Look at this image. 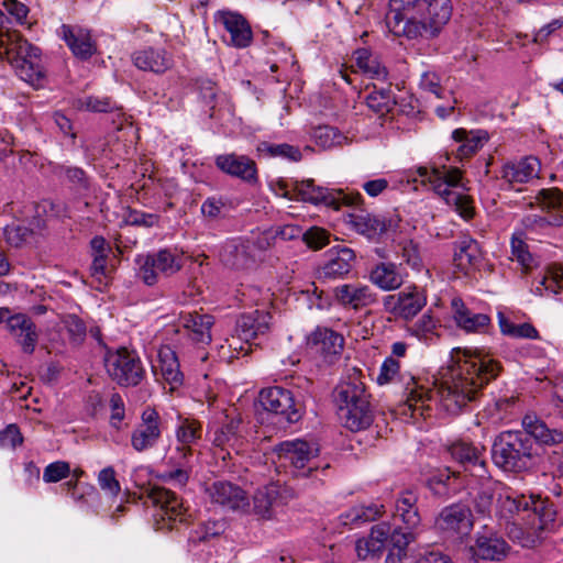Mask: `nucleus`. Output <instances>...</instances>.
<instances>
[{
	"mask_svg": "<svg viewBox=\"0 0 563 563\" xmlns=\"http://www.w3.org/2000/svg\"><path fill=\"white\" fill-rule=\"evenodd\" d=\"M448 451L451 457L471 476L481 479L489 477L485 446L478 448L466 441H456L448 448Z\"/></svg>",
	"mask_w": 563,
	"mask_h": 563,
	"instance_id": "4468645a",
	"label": "nucleus"
},
{
	"mask_svg": "<svg viewBox=\"0 0 563 563\" xmlns=\"http://www.w3.org/2000/svg\"><path fill=\"white\" fill-rule=\"evenodd\" d=\"M418 497L412 490H404L396 500L395 517L400 518L407 529L415 530L420 526L421 517L417 508Z\"/></svg>",
	"mask_w": 563,
	"mask_h": 563,
	"instance_id": "58836bf2",
	"label": "nucleus"
},
{
	"mask_svg": "<svg viewBox=\"0 0 563 563\" xmlns=\"http://www.w3.org/2000/svg\"><path fill=\"white\" fill-rule=\"evenodd\" d=\"M541 284L547 290H551L554 294L558 292V289H563V266H551L549 274L543 277Z\"/></svg>",
	"mask_w": 563,
	"mask_h": 563,
	"instance_id": "774afa93",
	"label": "nucleus"
},
{
	"mask_svg": "<svg viewBox=\"0 0 563 563\" xmlns=\"http://www.w3.org/2000/svg\"><path fill=\"white\" fill-rule=\"evenodd\" d=\"M0 42L11 65L22 59L34 58L41 55L40 49L29 43L18 32L1 34Z\"/></svg>",
	"mask_w": 563,
	"mask_h": 563,
	"instance_id": "473e14b6",
	"label": "nucleus"
},
{
	"mask_svg": "<svg viewBox=\"0 0 563 563\" xmlns=\"http://www.w3.org/2000/svg\"><path fill=\"white\" fill-rule=\"evenodd\" d=\"M147 500L156 508V529L164 528L170 529L172 521H184L186 508L184 507L183 499L179 498L174 492L165 487L155 486L148 490Z\"/></svg>",
	"mask_w": 563,
	"mask_h": 563,
	"instance_id": "9b49d317",
	"label": "nucleus"
},
{
	"mask_svg": "<svg viewBox=\"0 0 563 563\" xmlns=\"http://www.w3.org/2000/svg\"><path fill=\"white\" fill-rule=\"evenodd\" d=\"M399 362L389 356L383 362L376 380L379 385L391 383L399 376Z\"/></svg>",
	"mask_w": 563,
	"mask_h": 563,
	"instance_id": "338daca9",
	"label": "nucleus"
},
{
	"mask_svg": "<svg viewBox=\"0 0 563 563\" xmlns=\"http://www.w3.org/2000/svg\"><path fill=\"white\" fill-rule=\"evenodd\" d=\"M451 15L450 0H390L386 24L396 36L432 38Z\"/></svg>",
	"mask_w": 563,
	"mask_h": 563,
	"instance_id": "7ed1b4c3",
	"label": "nucleus"
},
{
	"mask_svg": "<svg viewBox=\"0 0 563 563\" xmlns=\"http://www.w3.org/2000/svg\"><path fill=\"white\" fill-rule=\"evenodd\" d=\"M418 174L422 183H429L433 191L463 219L470 220L475 216L473 198L466 194L468 181H464L460 168L445 165L422 166L418 168Z\"/></svg>",
	"mask_w": 563,
	"mask_h": 563,
	"instance_id": "39448f33",
	"label": "nucleus"
},
{
	"mask_svg": "<svg viewBox=\"0 0 563 563\" xmlns=\"http://www.w3.org/2000/svg\"><path fill=\"white\" fill-rule=\"evenodd\" d=\"M271 314L265 311L254 310L243 313L236 320L235 333L239 340L250 343L269 330Z\"/></svg>",
	"mask_w": 563,
	"mask_h": 563,
	"instance_id": "5701e85b",
	"label": "nucleus"
},
{
	"mask_svg": "<svg viewBox=\"0 0 563 563\" xmlns=\"http://www.w3.org/2000/svg\"><path fill=\"white\" fill-rule=\"evenodd\" d=\"M98 484L100 488L110 496H118L121 492V485L115 476V471L112 466L102 468L98 474Z\"/></svg>",
	"mask_w": 563,
	"mask_h": 563,
	"instance_id": "052dcab7",
	"label": "nucleus"
},
{
	"mask_svg": "<svg viewBox=\"0 0 563 563\" xmlns=\"http://www.w3.org/2000/svg\"><path fill=\"white\" fill-rule=\"evenodd\" d=\"M70 474V465L65 461H56L48 464L43 472V481L45 483H57L67 478Z\"/></svg>",
	"mask_w": 563,
	"mask_h": 563,
	"instance_id": "69168bd1",
	"label": "nucleus"
},
{
	"mask_svg": "<svg viewBox=\"0 0 563 563\" xmlns=\"http://www.w3.org/2000/svg\"><path fill=\"white\" fill-rule=\"evenodd\" d=\"M310 134L316 144L322 148L341 145L346 140L336 128L330 125L314 126Z\"/></svg>",
	"mask_w": 563,
	"mask_h": 563,
	"instance_id": "8fccbe9b",
	"label": "nucleus"
},
{
	"mask_svg": "<svg viewBox=\"0 0 563 563\" xmlns=\"http://www.w3.org/2000/svg\"><path fill=\"white\" fill-rule=\"evenodd\" d=\"M498 324L500 328V332L504 335L514 338V339H530L536 340L539 339V331L536 327L529 322H523L520 324H516L510 321L503 312H498Z\"/></svg>",
	"mask_w": 563,
	"mask_h": 563,
	"instance_id": "49530a36",
	"label": "nucleus"
},
{
	"mask_svg": "<svg viewBox=\"0 0 563 563\" xmlns=\"http://www.w3.org/2000/svg\"><path fill=\"white\" fill-rule=\"evenodd\" d=\"M347 223L360 234L369 239L376 238L396 228L393 219H385L363 211L350 213Z\"/></svg>",
	"mask_w": 563,
	"mask_h": 563,
	"instance_id": "a878e982",
	"label": "nucleus"
},
{
	"mask_svg": "<svg viewBox=\"0 0 563 563\" xmlns=\"http://www.w3.org/2000/svg\"><path fill=\"white\" fill-rule=\"evenodd\" d=\"M63 38L73 52V54L82 59H89L97 51V45L92 41L88 30L64 24L62 26Z\"/></svg>",
	"mask_w": 563,
	"mask_h": 563,
	"instance_id": "c85d7f7f",
	"label": "nucleus"
},
{
	"mask_svg": "<svg viewBox=\"0 0 563 563\" xmlns=\"http://www.w3.org/2000/svg\"><path fill=\"white\" fill-rule=\"evenodd\" d=\"M525 431H503L492 444V460L505 472L521 473L536 464L537 442L556 445L563 442V432L550 429L537 417L527 415L522 419Z\"/></svg>",
	"mask_w": 563,
	"mask_h": 563,
	"instance_id": "f03ea898",
	"label": "nucleus"
},
{
	"mask_svg": "<svg viewBox=\"0 0 563 563\" xmlns=\"http://www.w3.org/2000/svg\"><path fill=\"white\" fill-rule=\"evenodd\" d=\"M223 24L230 33L231 43L239 48H244L252 41V30L247 21L238 13L228 12L223 15Z\"/></svg>",
	"mask_w": 563,
	"mask_h": 563,
	"instance_id": "a19ab883",
	"label": "nucleus"
},
{
	"mask_svg": "<svg viewBox=\"0 0 563 563\" xmlns=\"http://www.w3.org/2000/svg\"><path fill=\"white\" fill-rule=\"evenodd\" d=\"M206 494L211 504L227 510L244 511L250 506L246 492L239 485L228 481H216L206 488Z\"/></svg>",
	"mask_w": 563,
	"mask_h": 563,
	"instance_id": "dca6fc26",
	"label": "nucleus"
},
{
	"mask_svg": "<svg viewBox=\"0 0 563 563\" xmlns=\"http://www.w3.org/2000/svg\"><path fill=\"white\" fill-rule=\"evenodd\" d=\"M515 402L516 397L514 396L500 397L488 404L478 417L481 419H486L493 424H499L511 413Z\"/></svg>",
	"mask_w": 563,
	"mask_h": 563,
	"instance_id": "a18cd8bd",
	"label": "nucleus"
},
{
	"mask_svg": "<svg viewBox=\"0 0 563 563\" xmlns=\"http://www.w3.org/2000/svg\"><path fill=\"white\" fill-rule=\"evenodd\" d=\"M64 323L71 343H82L87 334L86 323L76 314L67 316Z\"/></svg>",
	"mask_w": 563,
	"mask_h": 563,
	"instance_id": "e2e57ef3",
	"label": "nucleus"
},
{
	"mask_svg": "<svg viewBox=\"0 0 563 563\" xmlns=\"http://www.w3.org/2000/svg\"><path fill=\"white\" fill-rule=\"evenodd\" d=\"M278 497V488L271 484L258 488L253 497L254 512L262 518L272 517V508Z\"/></svg>",
	"mask_w": 563,
	"mask_h": 563,
	"instance_id": "de8ad7c7",
	"label": "nucleus"
},
{
	"mask_svg": "<svg viewBox=\"0 0 563 563\" xmlns=\"http://www.w3.org/2000/svg\"><path fill=\"white\" fill-rule=\"evenodd\" d=\"M528 517H533L531 527L536 531H552L556 527V510L548 499L533 496Z\"/></svg>",
	"mask_w": 563,
	"mask_h": 563,
	"instance_id": "f704fd0d",
	"label": "nucleus"
},
{
	"mask_svg": "<svg viewBox=\"0 0 563 563\" xmlns=\"http://www.w3.org/2000/svg\"><path fill=\"white\" fill-rule=\"evenodd\" d=\"M481 256L479 244L472 236L464 235L454 243V263L461 271L476 265Z\"/></svg>",
	"mask_w": 563,
	"mask_h": 563,
	"instance_id": "4c0bfd02",
	"label": "nucleus"
},
{
	"mask_svg": "<svg viewBox=\"0 0 563 563\" xmlns=\"http://www.w3.org/2000/svg\"><path fill=\"white\" fill-rule=\"evenodd\" d=\"M302 240L308 247L321 250L330 243V233L320 227H312L302 234Z\"/></svg>",
	"mask_w": 563,
	"mask_h": 563,
	"instance_id": "680f3d73",
	"label": "nucleus"
},
{
	"mask_svg": "<svg viewBox=\"0 0 563 563\" xmlns=\"http://www.w3.org/2000/svg\"><path fill=\"white\" fill-rule=\"evenodd\" d=\"M283 195L289 199H297L312 205L322 203L327 207L339 209L342 205L356 206L362 201V196L356 194H345L343 190H330L325 187L317 186L313 179L295 181L292 189L288 190L285 184H280Z\"/></svg>",
	"mask_w": 563,
	"mask_h": 563,
	"instance_id": "0eeeda50",
	"label": "nucleus"
},
{
	"mask_svg": "<svg viewBox=\"0 0 563 563\" xmlns=\"http://www.w3.org/2000/svg\"><path fill=\"white\" fill-rule=\"evenodd\" d=\"M531 496L518 494L516 492H504L497 498V512L500 517L508 519L520 512H530Z\"/></svg>",
	"mask_w": 563,
	"mask_h": 563,
	"instance_id": "ea45409f",
	"label": "nucleus"
},
{
	"mask_svg": "<svg viewBox=\"0 0 563 563\" xmlns=\"http://www.w3.org/2000/svg\"><path fill=\"white\" fill-rule=\"evenodd\" d=\"M202 434V427L199 421L191 418H180L176 428V439L179 446L191 449Z\"/></svg>",
	"mask_w": 563,
	"mask_h": 563,
	"instance_id": "09e8293b",
	"label": "nucleus"
},
{
	"mask_svg": "<svg viewBox=\"0 0 563 563\" xmlns=\"http://www.w3.org/2000/svg\"><path fill=\"white\" fill-rule=\"evenodd\" d=\"M263 408L279 417V422L292 424L302 417V407L295 400L292 393L279 386L264 388L260 393Z\"/></svg>",
	"mask_w": 563,
	"mask_h": 563,
	"instance_id": "9d476101",
	"label": "nucleus"
},
{
	"mask_svg": "<svg viewBox=\"0 0 563 563\" xmlns=\"http://www.w3.org/2000/svg\"><path fill=\"white\" fill-rule=\"evenodd\" d=\"M333 399L340 419L346 429L357 432L368 428L374 419L369 395L361 379V373L353 369L333 390Z\"/></svg>",
	"mask_w": 563,
	"mask_h": 563,
	"instance_id": "20e7f679",
	"label": "nucleus"
},
{
	"mask_svg": "<svg viewBox=\"0 0 563 563\" xmlns=\"http://www.w3.org/2000/svg\"><path fill=\"white\" fill-rule=\"evenodd\" d=\"M355 252L346 246H335L325 253L323 264L318 268V278L333 280L344 278L355 264Z\"/></svg>",
	"mask_w": 563,
	"mask_h": 563,
	"instance_id": "a211bd4d",
	"label": "nucleus"
},
{
	"mask_svg": "<svg viewBox=\"0 0 563 563\" xmlns=\"http://www.w3.org/2000/svg\"><path fill=\"white\" fill-rule=\"evenodd\" d=\"M335 300L345 308L361 309L373 305L376 295L369 286L361 284H344L334 288Z\"/></svg>",
	"mask_w": 563,
	"mask_h": 563,
	"instance_id": "b1692460",
	"label": "nucleus"
},
{
	"mask_svg": "<svg viewBox=\"0 0 563 563\" xmlns=\"http://www.w3.org/2000/svg\"><path fill=\"white\" fill-rule=\"evenodd\" d=\"M507 542L496 534L478 536L475 542L474 552L483 560L500 561L509 552Z\"/></svg>",
	"mask_w": 563,
	"mask_h": 563,
	"instance_id": "c9c22d12",
	"label": "nucleus"
},
{
	"mask_svg": "<svg viewBox=\"0 0 563 563\" xmlns=\"http://www.w3.org/2000/svg\"><path fill=\"white\" fill-rule=\"evenodd\" d=\"M257 150L271 157H282L291 162H299L302 158L299 147L287 143L274 144L262 142Z\"/></svg>",
	"mask_w": 563,
	"mask_h": 563,
	"instance_id": "603ef678",
	"label": "nucleus"
},
{
	"mask_svg": "<svg viewBox=\"0 0 563 563\" xmlns=\"http://www.w3.org/2000/svg\"><path fill=\"white\" fill-rule=\"evenodd\" d=\"M12 66L16 69L20 77L29 82H34L43 76L40 55L34 58L22 59L19 63H14Z\"/></svg>",
	"mask_w": 563,
	"mask_h": 563,
	"instance_id": "13d9d810",
	"label": "nucleus"
},
{
	"mask_svg": "<svg viewBox=\"0 0 563 563\" xmlns=\"http://www.w3.org/2000/svg\"><path fill=\"white\" fill-rule=\"evenodd\" d=\"M511 260L517 261L523 271H529L534 266V258L529 252L528 245L521 234H514L511 239Z\"/></svg>",
	"mask_w": 563,
	"mask_h": 563,
	"instance_id": "4d7b16f0",
	"label": "nucleus"
},
{
	"mask_svg": "<svg viewBox=\"0 0 563 563\" xmlns=\"http://www.w3.org/2000/svg\"><path fill=\"white\" fill-rule=\"evenodd\" d=\"M104 366L109 376L120 386H137L145 376L140 357L125 347L108 351Z\"/></svg>",
	"mask_w": 563,
	"mask_h": 563,
	"instance_id": "6e6552de",
	"label": "nucleus"
},
{
	"mask_svg": "<svg viewBox=\"0 0 563 563\" xmlns=\"http://www.w3.org/2000/svg\"><path fill=\"white\" fill-rule=\"evenodd\" d=\"M367 106L377 114L384 115L388 113L396 104L395 98L390 89H374L366 97Z\"/></svg>",
	"mask_w": 563,
	"mask_h": 563,
	"instance_id": "864d4df0",
	"label": "nucleus"
},
{
	"mask_svg": "<svg viewBox=\"0 0 563 563\" xmlns=\"http://www.w3.org/2000/svg\"><path fill=\"white\" fill-rule=\"evenodd\" d=\"M438 320H435L430 312H426L421 318L408 328L411 335L419 340L429 341L438 334Z\"/></svg>",
	"mask_w": 563,
	"mask_h": 563,
	"instance_id": "5fc2aeb1",
	"label": "nucleus"
},
{
	"mask_svg": "<svg viewBox=\"0 0 563 563\" xmlns=\"http://www.w3.org/2000/svg\"><path fill=\"white\" fill-rule=\"evenodd\" d=\"M452 139L456 144L452 154L462 162L475 155L485 145L488 141V133L484 130L456 129L452 132Z\"/></svg>",
	"mask_w": 563,
	"mask_h": 563,
	"instance_id": "bb28decb",
	"label": "nucleus"
},
{
	"mask_svg": "<svg viewBox=\"0 0 563 563\" xmlns=\"http://www.w3.org/2000/svg\"><path fill=\"white\" fill-rule=\"evenodd\" d=\"M434 526L448 538L462 539L468 536L473 529V515L467 505L452 504L440 511Z\"/></svg>",
	"mask_w": 563,
	"mask_h": 563,
	"instance_id": "f8f14e48",
	"label": "nucleus"
},
{
	"mask_svg": "<svg viewBox=\"0 0 563 563\" xmlns=\"http://www.w3.org/2000/svg\"><path fill=\"white\" fill-rule=\"evenodd\" d=\"M354 59L358 69L369 78L386 80L388 71L367 48L354 52Z\"/></svg>",
	"mask_w": 563,
	"mask_h": 563,
	"instance_id": "37998d69",
	"label": "nucleus"
},
{
	"mask_svg": "<svg viewBox=\"0 0 563 563\" xmlns=\"http://www.w3.org/2000/svg\"><path fill=\"white\" fill-rule=\"evenodd\" d=\"M222 261L234 268H242L247 265L249 258L245 246L242 244H228L222 254Z\"/></svg>",
	"mask_w": 563,
	"mask_h": 563,
	"instance_id": "bf43d9fd",
	"label": "nucleus"
},
{
	"mask_svg": "<svg viewBox=\"0 0 563 563\" xmlns=\"http://www.w3.org/2000/svg\"><path fill=\"white\" fill-rule=\"evenodd\" d=\"M163 428L159 413L146 407L141 415V421L131 433V446L142 453L154 449L162 438Z\"/></svg>",
	"mask_w": 563,
	"mask_h": 563,
	"instance_id": "2eb2a0df",
	"label": "nucleus"
},
{
	"mask_svg": "<svg viewBox=\"0 0 563 563\" xmlns=\"http://www.w3.org/2000/svg\"><path fill=\"white\" fill-rule=\"evenodd\" d=\"M214 164L219 170L249 185L258 183V170L254 159L246 155L228 153L216 156Z\"/></svg>",
	"mask_w": 563,
	"mask_h": 563,
	"instance_id": "6ab92c4d",
	"label": "nucleus"
},
{
	"mask_svg": "<svg viewBox=\"0 0 563 563\" xmlns=\"http://www.w3.org/2000/svg\"><path fill=\"white\" fill-rule=\"evenodd\" d=\"M8 328L16 338L22 351L32 354L38 340V332L32 319L23 313L14 314L8 319Z\"/></svg>",
	"mask_w": 563,
	"mask_h": 563,
	"instance_id": "cd10ccee",
	"label": "nucleus"
},
{
	"mask_svg": "<svg viewBox=\"0 0 563 563\" xmlns=\"http://www.w3.org/2000/svg\"><path fill=\"white\" fill-rule=\"evenodd\" d=\"M53 170L57 177L64 178L78 190L89 188V177L80 167L60 164L56 165Z\"/></svg>",
	"mask_w": 563,
	"mask_h": 563,
	"instance_id": "3c124183",
	"label": "nucleus"
},
{
	"mask_svg": "<svg viewBox=\"0 0 563 563\" xmlns=\"http://www.w3.org/2000/svg\"><path fill=\"white\" fill-rule=\"evenodd\" d=\"M184 328L189 331L192 341L197 343L208 344L211 341V327L213 317L210 314H201L197 311L186 313L181 317Z\"/></svg>",
	"mask_w": 563,
	"mask_h": 563,
	"instance_id": "e433bc0d",
	"label": "nucleus"
},
{
	"mask_svg": "<svg viewBox=\"0 0 563 563\" xmlns=\"http://www.w3.org/2000/svg\"><path fill=\"white\" fill-rule=\"evenodd\" d=\"M452 311L456 325L466 332H482L490 323L487 314L472 311L460 298L452 300Z\"/></svg>",
	"mask_w": 563,
	"mask_h": 563,
	"instance_id": "2f4dec72",
	"label": "nucleus"
},
{
	"mask_svg": "<svg viewBox=\"0 0 563 563\" xmlns=\"http://www.w3.org/2000/svg\"><path fill=\"white\" fill-rule=\"evenodd\" d=\"M192 449L177 445L164 457V470L158 475L164 483L185 486L190 477Z\"/></svg>",
	"mask_w": 563,
	"mask_h": 563,
	"instance_id": "f3484780",
	"label": "nucleus"
},
{
	"mask_svg": "<svg viewBox=\"0 0 563 563\" xmlns=\"http://www.w3.org/2000/svg\"><path fill=\"white\" fill-rule=\"evenodd\" d=\"M371 282L383 290H394L404 284V277L394 263H379L369 274Z\"/></svg>",
	"mask_w": 563,
	"mask_h": 563,
	"instance_id": "79ce46f5",
	"label": "nucleus"
},
{
	"mask_svg": "<svg viewBox=\"0 0 563 563\" xmlns=\"http://www.w3.org/2000/svg\"><path fill=\"white\" fill-rule=\"evenodd\" d=\"M344 339L328 328H317L308 338V345L324 362L332 363L343 350Z\"/></svg>",
	"mask_w": 563,
	"mask_h": 563,
	"instance_id": "412c9836",
	"label": "nucleus"
},
{
	"mask_svg": "<svg viewBox=\"0 0 563 563\" xmlns=\"http://www.w3.org/2000/svg\"><path fill=\"white\" fill-rule=\"evenodd\" d=\"M389 537V525L380 522L372 527L367 538L358 539L355 544L357 556L362 560L379 554Z\"/></svg>",
	"mask_w": 563,
	"mask_h": 563,
	"instance_id": "72a5a7b5",
	"label": "nucleus"
},
{
	"mask_svg": "<svg viewBox=\"0 0 563 563\" xmlns=\"http://www.w3.org/2000/svg\"><path fill=\"white\" fill-rule=\"evenodd\" d=\"M137 276L148 286L158 282L159 276L169 277L179 272L184 265L183 256L168 250L139 255L135 260Z\"/></svg>",
	"mask_w": 563,
	"mask_h": 563,
	"instance_id": "1a4fd4ad",
	"label": "nucleus"
},
{
	"mask_svg": "<svg viewBox=\"0 0 563 563\" xmlns=\"http://www.w3.org/2000/svg\"><path fill=\"white\" fill-rule=\"evenodd\" d=\"M280 465L288 467L295 477L319 478V474L330 467L329 464L320 466L316 459L319 448L301 439L287 440L274 448Z\"/></svg>",
	"mask_w": 563,
	"mask_h": 563,
	"instance_id": "423d86ee",
	"label": "nucleus"
},
{
	"mask_svg": "<svg viewBox=\"0 0 563 563\" xmlns=\"http://www.w3.org/2000/svg\"><path fill=\"white\" fill-rule=\"evenodd\" d=\"M132 62L135 67L144 71L157 75L166 73L174 66L172 53L163 47H144L132 54Z\"/></svg>",
	"mask_w": 563,
	"mask_h": 563,
	"instance_id": "4be33fe9",
	"label": "nucleus"
},
{
	"mask_svg": "<svg viewBox=\"0 0 563 563\" xmlns=\"http://www.w3.org/2000/svg\"><path fill=\"white\" fill-rule=\"evenodd\" d=\"M540 166V161L534 156L508 162L503 166L501 178L509 184H525L538 177Z\"/></svg>",
	"mask_w": 563,
	"mask_h": 563,
	"instance_id": "c756f323",
	"label": "nucleus"
},
{
	"mask_svg": "<svg viewBox=\"0 0 563 563\" xmlns=\"http://www.w3.org/2000/svg\"><path fill=\"white\" fill-rule=\"evenodd\" d=\"M454 365L451 379L439 389L432 390L419 385L415 377L405 382L406 405L411 410H423L427 401L439 397L441 407L450 415H457L471 401H474L482 388L495 379L501 365L490 355L479 351L456 349L453 351Z\"/></svg>",
	"mask_w": 563,
	"mask_h": 563,
	"instance_id": "f257e3e1",
	"label": "nucleus"
},
{
	"mask_svg": "<svg viewBox=\"0 0 563 563\" xmlns=\"http://www.w3.org/2000/svg\"><path fill=\"white\" fill-rule=\"evenodd\" d=\"M242 420L240 417L230 418L218 427L213 432L212 443L221 450H234L239 453L244 445V438L241 433Z\"/></svg>",
	"mask_w": 563,
	"mask_h": 563,
	"instance_id": "7c9ffc66",
	"label": "nucleus"
},
{
	"mask_svg": "<svg viewBox=\"0 0 563 563\" xmlns=\"http://www.w3.org/2000/svg\"><path fill=\"white\" fill-rule=\"evenodd\" d=\"M538 203L547 216L529 214L523 219L527 230H538L548 227L563 225V214L559 211L562 206V192L558 188L541 189L537 197Z\"/></svg>",
	"mask_w": 563,
	"mask_h": 563,
	"instance_id": "ddd939ff",
	"label": "nucleus"
},
{
	"mask_svg": "<svg viewBox=\"0 0 563 563\" xmlns=\"http://www.w3.org/2000/svg\"><path fill=\"white\" fill-rule=\"evenodd\" d=\"M154 373L169 385L173 391L183 385L184 375L179 368L176 352L170 346H162L157 353V364L153 365Z\"/></svg>",
	"mask_w": 563,
	"mask_h": 563,
	"instance_id": "393cba45",
	"label": "nucleus"
},
{
	"mask_svg": "<svg viewBox=\"0 0 563 563\" xmlns=\"http://www.w3.org/2000/svg\"><path fill=\"white\" fill-rule=\"evenodd\" d=\"M76 107L79 110H87L91 112H111L118 110L115 101L109 97L102 96H86L77 99Z\"/></svg>",
	"mask_w": 563,
	"mask_h": 563,
	"instance_id": "6e6d98bb",
	"label": "nucleus"
},
{
	"mask_svg": "<svg viewBox=\"0 0 563 563\" xmlns=\"http://www.w3.org/2000/svg\"><path fill=\"white\" fill-rule=\"evenodd\" d=\"M233 209V201L222 195H213L206 198L200 207L201 214L210 221L224 219Z\"/></svg>",
	"mask_w": 563,
	"mask_h": 563,
	"instance_id": "c03bdc74",
	"label": "nucleus"
},
{
	"mask_svg": "<svg viewBox=\"0 0 563 563\" xmlns=\"http://www.w3.org/2000/svg\"><path fill=\"white\" fill-rule=\"evenodd\" d=\"M400 256L409 266L419 271L422 267V258L418 244L412 240H405L399 243Z\"/></svg>",
	"mask_w": 563,
	"mask_h": 563,
	"instance_id": "0e129e2a",
	"label": "nucleus"
},
{
	"mask_svg": "<svg viewBox=\"0 0 563 563\" xmlns=\"http://www.w3.org/2000/svg\"><path fill=\"white\" fill-rule=\"evenodd\" d=\"M426 302L424 295L417 287H410L398 294L386 296L384 308L394 316L412 319L426 306Z\"/></svg>",
	"mask_w": 563,
	"mask_h": 563,
	"instance_id": "aec40b11",
	"label": "nucleus"
}]
</instances>
